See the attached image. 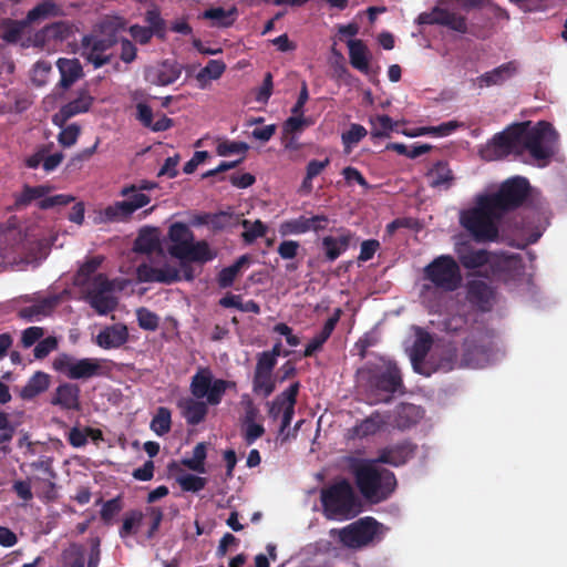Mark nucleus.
Returning <instances> with one entry per match:
<instances>
[{"mask_svg":"<svg viewBox=\"0 0 567 567\" xmlns=\"http://www.w3.org/2000/svg\"><path fill=\"white\" fill-rule=\"evenodd\" d=\"M136 277L140 282H161L165 285H172L181 280L179 270L168 264L161 268L145 262L141 264L136 268Z\"/></svg>","mask_w":567,"mask_h":567,"instance_id":"nucleus-24","label":"nucleus"},{"mask_svg":"<svg viewBox=\"0 0 567 567\" xmlns=\"http://www.w3.org/2000/svg\"><path fill=\"white\" fill-rule=\"evenodd\" d=\"M80 394L81 389L78 384L64 382L52 393L50 404L65 411H79L81 409Z\"/></svg>","mask_w":567,"mask_h":567,"instance_id":"nucleus-26","label":"nucleus"},{"mask_svg":"<svg viewBox=\"0 0 567 567\" xmlns=\"http://www.w3.org/2000/svg\"><path fill=\"white\" fill-rule=\"evenodd\" d=\"M235 386L233 381L214 378L209 368H199L190 379L193 396L179 399L177 408L188 425H198L207 416L208 405H218L226 391Z\"/></svg>","mask_w":567,"mask_h":567,"instance_id":"nucleus-1","label":"nucleus"},{"mask_svg":"<svg viewBox=\"0 0 567 567\" xmlns=\"http://www.w3.org/2000/svg\"><path fill=\"white\" fill-rule=\"evenodd\" d=\"M216 257L217 252L210 248L206 240H192L176 259L203 265L214 260Z\"/></svg>","mask_w":567,"mask_h":567,"instance_id":"nucleus-29","label":"nucleus"},{"mask_svg":"<svg viewBox=\"0 0 567 567\" xmlns=\"http://www.w3.org/2000/svg\"><path fill=\"white\" fill-rule=\"evenodd\" d=\"M181 74L182 70L176 64L165 61L159 68L147 69L145 79L154 85L165 86L177 81Z\"/></svg>","mask_w":567,"mask_h":567,"instance_id":"nucleus-31","label":"nucleus"},{"mask_svg":"<svg viewBox=\"0 0 567 567\" xmlns=\"http://www.w3.org/2000/svg\"><path fill=\"white\" fill-rule=\"evenodd\" d=\"M502 218L503 214L488 197L481 195L475 207L461 214L460 221L476 241H496L499 233L498 223Z\"/></svg>","mask_w":567,"mask_h":567,"instance_id":"nucleus-4","label":"nucleus"},{"mask_svg":"<svg viewBox=\"0 0 567 567\" xmlns=\"http://www.w3.org/2000/svg\"><path fill=\"white\" fill-rule=\"evenodd\" d=\"M159 246V240L150 228L142 229L134 241V250L143 254H151Z\"/></svg>","mask_w":567,"mask_h":567,"instance_id":"nucleus-45","label":"nucleus"},{"mask_svg":"<svg viewBox=\"0 0 567 567\" xmlns=\"http://www.w3.org/2000/svg\"><path fill=\"white\" fill-rule=\"evenodd\" d=\"M142 519L143 513L141 511L134 509L127 512L124 516L122 527L120 528V536L125 538L132 534H136Z\"/></svg>","mask_w":567,"mask_h":567,"instance_id":"nucleus-52","label":"nucleus"},{"mask_svg":"<svg viewBox=\"0 0 567 567\" xmlns=\"http://www.w3.org/2000/svg\"><path fill=\"white\" fill-rule=\"evenodd\" d=\"M248 261L247 256H240L233 265L223 268L217 276L219 288H229L234 285L241 267Z\"/></svg>","mask_w":567,"mask_h":567,"instance_id":"nucleus-44","label":"nucleus"},{"mask_svg":"<svg viewBox=\"0 0 567 567\" xmlns=\"http://www.w3.org/2000/svg\"><path fill=\"white\" fill-rule=\"evenodd\" d=\"M532 215H535V213H532ZM508 229L519 240L515 245L518 248H525L527 245L537 243L542 236V230L534 226V216L529 214L519 217L515 216L508 225Z\"/></svg>","mask_w":567,"mask_h":567,"instance_id":"nucleus-25","label":"nucleus"},{"mask_svg":"<svg viewBox=\"0 0 567 567\" xmlns=\"http://www.w3.org/2000/svg\"><path fill=\"white\" fill-rule=\"evenodd\" d=\"M378 530V522L372 517H365L342 528L339 532V537L348 547H361L371 543L377 536Z\"/></svg>","mask_w":567,"mask_h":567,"instance_id":"nucleus-17","label":"nucleus"},{"mask_svg":"<svg viewBox=\"0 0 567 567\" xmlns=\"http://www.w3.org/2000/svg\"><path fill=\"white\" fill-rule=\"evenodd\" d=\"M461 365L458 351L455 346L445 347L434 362L435 371L450 372Z\"/></svg>","mask_w":567,"mask_h":567,"instance_id":"nucleus-42","label":"nucleus"},{"mask_svg":"<svg viewBox=\"0 0 567 567\" xmlns=\"http://www.w3.org/2000/svg\"><path fill=\"white\" fill-rule=\"evenodd\" d=\"M311 124V121L303 117V115L293 114L284 122L282 131L285 135L296 134L300 133L305 127Z\"/></svg>","mask_w":567,"mask_h":567,"instance_id":"nucleus-59","label":"nucleus"},{"mask_svg":"<svg viewBox=\"0 0 567 567\" xmlns=\"http://www.w3.org/2000/svg\"><path fill=\"white\" fill-rule=\"evenodd\" d=\"M429 185L433 188L449 189L454 181L449 164L443 161L436 162L426 174Z\"/></svg>","mask_w":567,"mask_h":567,"instance_id":"nucleus-35","label":"nucleus"},{"mask_svg":"<svg viewBox=\"0 0 567 567\" xmlns=\"http://www.w3.org/2000/svg\"><path fill=\"white\" fill-rule=\"evenodd\" d=\"M241 225L245 228L241 236L246 244H252L257 238L264 237L268 230V227L259 219L254 223L244 219Z\"/></svg>","mask_w":567,"mask_h":567,"instance_id":"nucleus-51","label":"nucleus"},{"mask_svg":"<svg viewBox=\"0 0 567 567\" xmlns=\"http://www.w3.org/2000/svg\"><path fill=\"white\" fill-rule=\"evenodd\" d=\"M126 197L127 199L115 202L103 209L102 216L105 221H127L137 209L151 202V197L141 192L131 193Z\"/></svg>","mask_w":567,"mask_h":567,"instance_id":"nucleus-18","label":"nucleus"},{"mask_svg":"<svg viewBox=\"0 0 567 567\" xmlns=\"http://www.w3.org/2000/svg\"><path fill=\"white\" fill-rule=\"evenodd\" d=\"M368 388L378 395H383L382 402L389 403L396 392H403V380L396 362L388 360L367 370Z\"/></svg>","mask_w":567,"mask_h":567,"instance_id":"nucleus-9","label":"nucleus"},{"mask_svg":"<svg viewBox=\"0 0 567 567\" xmlns=\"http://www.w3.org/2000/svg\"><path fill=\"white\" fill-rule=\"evenodd\" d=\"M104 260L103 256H94L83 262L74 276V281L78 286H90L93 278L92 275L96 272Z\"/></svg>","mask_w":567,"mask_h":567,"instance_id":"nucleus-41","label":"nucleus"},{"mask_svg":"<svg viewBox=\"0 0 567 567\" xmlns=\"http://www.w3.org/2000/svg\"><path fill=\"white\" fill-rule=\"evenodd\" d=\"M495 290L483 280L472 279L466 285V300L481 312H488L493 308Z\"/></svg>","mask_w":567,"mask_h":567,"instance_id":"nucleus-22","label":"nucleus"},{"mask_svg":"<svg viewBox=\"0 0 567 567\" xmlns=\"http://www.w3.org/2000/svg\"><path fill=\"white\" fill-rule=\"evenodd\" d=\"M249 150V145L245 142H236L225 140L218 143L216 152L219 156H228L231 154H243L245 156L246 152Z\"/></svg>","mask_w":567,"mask_h":567,"instance_id":"nucleus-58","label":"nucleus"},{"mask_svg":"<svg viewBox=\"0 0 567 567\" xmlns=\"http://www.w3.org/2000/svg\"><path fill=\"white\" fill-rule=\"evenodd\" d=\"M373 460H358L352 464V474L361 495L369 502L378 504L386 501L395 491V474Z\"/></svg>","mask_w":567,"mask_h":567,"instance_id":"nucleus-2","label":"nucleus"},{"mask_svg":"<svg viewBox=\"0 0 567 567\" xmlns=\"http://www.w3.org/2000/svg\"><path fill=\"white\" fill-rule=\"evenodd\" d=\"M124 23L118 18H106L99 25V32L86 34L81 40L82 56L99 69L111 62L109 51L118 42V32Z\"/></svg>","mask_w":567,"mask_h":567,"instance_id":"nucleus-3","label":"nucleus"},{"mask_svg":"<svg viewBox=\"0 0 567 567\" xmlns=\"http://www.w3.org/2000/svg\"><path fill=\"white\" fill-rule=\"evenodd\" d=\"M233 11H227L224 8H212L204 12V18L214 20L218 25L227 27L233 23L231 19Z\"/></svg>","mask_w":567,"mask_h":567,"instance_id":"nucleus-60","label":"nucleus"},{"mask_svg":"<svg viewBox=\"0 0 567 567\" xmlns=\"http://www.w3.org/2000/svg\"><path fill=\"white\" fill-rule=\"evenodd\" d=\"M122 509V501L120 497H114L106 501L100 512L101 518L104 523H110L116 514Z\"/></svg>","mask_w":567,"mask_h":567,"instance_id":"nucleus-62","label":"nucleus"},{"mask_svg":"<svg viewBox=\"0 0 567 567\" xmlns=\"http://www.w3.org/2000/svg\"><path fill=\"white\" fill-rule=\"evenodd\" d=\"M73 33V27L66 21L53 22L37 32V40L41 41H64Z\"/></svg>","mask_w":567,"mask_h":567,"instance_id":"nucleus-37","label":"nucleus"},{"mask_svg":"<svg viewBox=\"0 0 567 567\" xmlns=\"http://www.w3.org/2000/svg\"><path fill=\"white\" fill-rule=\"evenodd\" d=\"M64 567H85V555L81 547L74 546L63 554Z\"/></svg>","mask_w":567,"mask_h":567,"instance_id":"nucleus-61","label":"nucleus"},{"mask_svg":"<svg viewBox=\"0 0 567 567\" xmlns=\"http://www.w3.org/2000/svg\"><path fill=\"white\" fill-rule=\"evenodd\" d=\"M58 299L55 297H45L37 300L33 305L20 308L18 317L24 321H39L49 316L56 306Z\"/></svg>","mask_w":567,"mask_h":567,"instance_id":"nucleus-33","label":"nucleus"},{"mask_svg":"<svg viewBox=\"0 0 567 567\" xmlns=\"http://www.w3.org/2000/svg\"><path fill=\"white\" fill-rule=\"evenodd\" d=\"M31 241L28 234L20 227L19 219L11 216L0 225V257L8 258L13 252H25Z\"/></svg>","mask_w":567,"mask_h":567,"instance_id":"nucleus-15","label":"nucleus"},{"mask_svg":"<svg viewBox=\"0 0 567 567\" xmlns=\"http://www.w3.org/2000/svg\"><path fill=\"white\" fill-rule=\"evenodd\" d=\"M226 69V65L223 61L219 60H209L208 63L203 68L198 74V78H209L212 80H217L221 76Z\"/></svg>","mask_w":567,"mask_h":567,"instance_id":"nucleus-64","label":"nucleus"},{"mask_svg":"<svg viewBox=\"0 0 567 567\" xmlns=\"http://www.w3.org/2000/svg\"><path fill=\"white\" fill-rule=\"evenodd\" d=\"M56 66L61 74L59 86L63 90L71 87L79 79L83 76V69L78 59L60 58Z\"/></svg>","mask_w":567,"mask_h":567,"instance_id":"nucleus-34","label":"nucleus"},{"mask_svg":"<svg viewBox=\"0 0 567 567\" xmlns=\"http://www.w3.org/2000/svg\"><path fill=\"white\" fill-rule=\"evenodd\" d=\"M136 317L140 328L147 331H155L159 326V317L147 308L136 310Z\"/></svg>","mask_w":567,"mask_h":567,"instance_id":"nucleus-56","label":"nucleus"},{"mask_svg":"<svg viewBox=\"0 0 567 567\" xmlns=\"http://www.w3.org/2000/svg\"><path fill=\"white\" fill-rule=\"evenodd\" d=\"M368 134L365 127L361 124L352 123L348 131L341 135V141L346 152H350L354 145L363 140Z\"/></svg>","mask_w":567,"mask_h":567,"instance_id":"nucleus-50","label":"nucleus"},{"mask_svg":"<svg viewBox=\"0 0 567 567\" xmlns=\"http://www.w3.org/2000/svg\"><path fill=\"white\" fill-rule=\"evenodd\" d=\"M105 363L104 359H75L68 353H61L54 358L52 367L71 380H80L109 375L111 370Z\"/></svg>","mask_w":567,"mask_h":567,"instance_id":"nucleus-11","label":"nucleus"},{"mask_svg":"<svg viewBox=\"0 0 567 567\" xmlns=\"http://www.w3.org/2000/svg\"><path fill=\"white\" fill-rule=\"evenodd\" d=\"M61 128L62 130L58 135V142L60 145L63 147L73 146L81 134L80 125L72 123L70 125H63Z\"/></svg>","mask_w":567,"mask_h":567,"instance_id":"nucleus-57","label":"nucleus"},{"mask_svg":"<svg viewBox=\"0 0 567 567\" xmlns=\"http://www.w3.org/2000/svg\"><path fill=\"white\" fill-rule=\"evenodd\" d=\"M58 348V340L54 337H48L45 339L40 340L33 349V354L35 359H44L52 351Z\"/></svg>","mask_w":567,"mask_h":567,"instance_id":"nucleus-63","label":"nucleus"},{"mask_svg":"<svg viewBox=\"0 0 567 567\" xmlns=\"http://www.w3.org/2000/svg\"><path fill=\"white\" fill-rule=\"evenodd\" d=\"M94 102V97L89 93L87 90L83 89L78 92V96L69 103L62 105L53 117L52 122L54 125L62 127L66 122L82 113H86Z\"/></svg>","mask_w":567,"mask_h":567,"instance_id":"nucleus-23","label":"nucleus"},{"mask_svg":"<svg viewBox=\"0 0 567 567\" xmlns=\"http://www.w3.org/2000/svg\"><path fill=\"white\" fill-rule=\"evenodd\" d=\"M168 239L172 241V245L167 248L168 254L177 258L186 246L194 240V234L186 224L176 221L168 228Z\"/></svg>","mask_w":567,"mask_h":567,"instance_id":"nucleus-28","label":"nucleus"},{"mask_svg":"<svg viewBox=\"0 0 567 567\" xmlns=\"http://www.w3.org/2000/svg\"><path fill=\"white\" fill-rule=\"evenodd\" d=\"M518 126L520 153L528 151L533 158L545 162L555 154L558 133L549 122L539 121L532 127L529 122H523Z\"/></svg>","mask_w":567,"mask_h":567,"instance_id":"nucleus-5","label":"nucleus"},{"mask_svg":"<svg viewBox=\"0 0 567 567\" xmlns=\"http://www.w3.org/2000/svg\"><path fill=\"white\" fill-rule=\"evenodd\" d=\"M456 252L460 264L465 269L474 270L485 267L484 270H478L476 275L487 279L501 277L516 262L515 256L495 255L485 249L475 250L471 247H463L458 248Z\"/></svg>","mask_w":567,"mask_h":567,"instance_id":"nucleus-7","label":"nucleus"},{"mask_svg":"<svg viewBox=\"0 0 567 567\" xmlns=\"http://www.w3.org/2000/svg\"><path fill=\"white\" fill-rule=\"evenodd\" d=\"M385 423V417L380 412L374 411L368 417L353 426L351 431L353 436L363 439L378 433Z\"/></svg>","mask_w":567,"mask_h":567,"instance_id":"nucleus-39","label":"nucleus"},{"mask_svg":"<svg viewBox=\"0 0 567 567\" xmlns=\"http://www.w3.org/2000/svg\"><path fill=\"white\" fill-rule=\"evenodd\" d=\"M329 218L327 215H315L311 217L299 216L298 218L289 219L281 223L279 233L282 236L300 235L308 231L320 233L327 228Z\"/></svg>","mask_w":567,"mask_h":567,"instance_id":"nucleus-21","label":"nucleus"},{"mask_svg":"<svg viewBox=\"0 0 567 567\" xmlns=\"http://www.w3.org/2000/svg\"><path fill=\"white\" fill-rule=\"evenodd\" d=\"M530 192V184L526 177L513 176L504 181L498 190L486 194L503 216L522 206Z\"/></svg>","mask_w":567,"mask_h":567,"instance_id":"nucleus-12","label":"nucleus"},{"mask_svg":"<svg viewBox=\"0 0 567 567\" xmlns=\"http://www.w3.org/2000/svg\"><path fill=\"white\" fill-rule=\"evenodd\" d=\"M509 154H522L518 123L507 127L501 133L495 134L491 142L487 144L483 156L487 159H494L507 156Z\"/></svg>","mask_w":567,"mask_h":567,"instance_id":"nucleus-16","label":"nucleus"},{"mask_svg":"<svg viewBox=\"0 0 567 567\" xmlns=\"http://www.w3.org/2000/svg\"><path fill=\"white\" fill-rule=\"evenodd\" d=\"M461 124L457 121H450L442 123L437 126H423L416 130L415 133H405L408 136H420V135H435V136H447L458 128Z\"/></svg>","mask_w":567,"mask_h":567,"instance_id":"nucleus-49","label":"nucleus"},{"mask_svg":"<svg viewBox=\"0 0 567 567\" xmlns=\"http://www.w3.org/2000/svg\"><path fill=\"white\" fill-rule=\"evenodd\" d=\"M59 12H60V9L54 2H52L50 0H44V1L40 2L39 4H37L33 9H31L27 13V17L24 20H25V23H28L30 25L40 20H44L50 17H55L59 14Z\"/></svg>","mask_w":567,"mask_h":567,"instance_id":"nucleus-43","label":"nucleus"},{"mask_svg":"<svg viewBox=\"0 0 567 567\" xmlns=\"http://www.w3.org/2000/svg\"><path fill=\"white\" fill-rule=\"evenodd\" d=\"M207 457V446L204 442L197 443L193 450V456L190 458H184L183 465L187 468L197 472L205 473V460Z\"/></svg>","mask_w":567,"mask_h":567,"instance_id":"nucleus-46","label":"nucleus"},{"mask_svg":"<svg viewBox=\"0 0 567 567\" xmlns=\"http://www.w3.org/2000/svg\"><path fill=\"white\" fill-rule=\"evenodd\" d=\"M370 123L372 125L371 136L373 138L389 137L395 126L393 120L386 114L371 117Z\"/></svg>","mask_w":567,"mask_h":567,"instance_id":"nucleus-47","label":"nucleus"},{"mask_svg":"<svg viewBox=\"0 0 567 567\" xmlns=\"http://www.w3.org/2000/svg\"><path fill=\"white\" fill-rule=\"evenodd\" d=\"M492 352L493 340L489 333L483 330L472 331L463 341L461 365L482 368L489 362Z\"/></svg>","mask_w":567,"mask_h":567,"instance_id":"nucleus-13","label":"nucleus"},{"mask_svg":"<svg viewBox=\"0 0 567 567\" xmlns=\"http://www.w3.org/2000/svg\"><path fill=\"white\" fill-rule=\"evenodd\" d=\"M171 411L167 408H159L151 422V429L157 435H164L171 430Z\"/></svg>","mask_w":567,"mask_h":567,"instance_id":"nucleus-54","label":"nucleus"},{"mask_svg":"<svg viewBox=\"0 0 567 567\" xmlns=\"http://www.w3.org/2000/svg\"><path fill=\"white\" fill-rule=\"evenodd\" d=\"M29 24L25 23V20H12L4 19L2 22L3 33L1 35L2 40L7 43H16L21 38V34Z\"/></svg>","mask_w":567,"mask_h":567,"instance_id":"nucleus-48","label":"nucleus"},{"mask_svg":"<svg viewBox=\"0 0 567 567\" xmlns=\"http://www.w3.org/2000/svg\"><path fill=\"white\" fill-rule=\"evenodd\" d=\"M339 237L326 236L321 245L328 261L337 260L350 246L353 235L350 230L341 229Z\"/></svg>","mask_w":567,"mask_h":567,"instance_id":"nucleus-32","label":"nucleus"},{"mask_svg":"<svg viewBox=\"0 0 567 567\" xmlns=\"http://www.w3.org/2000/svg\"><path fill=\"white\" fill-rule=\"evenodd\" d=\"M516 72V63L514 61H509L477 76L476 82L480 87L503 85L507 80L512 79Z\"/></svg>","mask_w":567,"mask_h":567,"instance_id":"nucleus-30","label":"nucleus"},{"mask_svg":"<svg viewBox=\"0 0 567 567\" xmlns=\"http://www.w3.org/2000/svg\"><path fill=\"white\" fill-rule=\"evenodd\" d=\"M419 24L442 25L460 33L467 32V22L464 16L452 12L441 7H434L430 12L419 14Z\"/></svg>","mask_w":567,"mask_h":567,"instance_id":"nucleus-19","label":"nucleus"},{"mask_svg":"<svg viewBox=\"0 0 567 567\" xmlns=\"http://www.w3.org/2000/svg\"><path fill=\"white\" fill-rule=\"evenodd\" d=\"M128 329L124 323H114L102 329L95 342L105 350L118 349L128 341Z\"/></svg>","mask_w":567,"mask_h":567,"instance_id":"nucleus-27","label":"nucleus"},{"mask_svg":"<svg viewBox=\"0 0 567 567\" xmlns=\"http://www.w3.org/2000/svg\"><path fill=\"white\" fill-rule=\"evenodd\" d=\"M423 278L430 281L434 288L444 292H452L461 286L462 272L454 257L441 255L424 267Z\"/></svg>","mask_w":567,"mask_h":567,"instance_id":"nucleus-10","label":"nucleus"},{"mask_svg":"<svg viewBox=\"0 0 567 567\" xmlns=\"http://www.w3.org/2000/svg\"><path fill=\"white\" fill-rule=\"evenodd\" d=\"M275 389L276 383L272 374L254 372L252 390L255 393H261L265 398H268Z\"/></svg>","mask_w":567,"mask_h":567,"instance_id":"nucleus-53","label":"nucleus"},{"mask_svg":"<svg viewBox=\"0 0 567 567\" xmlns=\"http://www.w3.org/2000/svg\"><path fill=\"white\" fill-rule=\"evenodd\" d=\"M320 501L328 518H349L360 512L359 498L347 478H340L322 488Z\"/></svg>","mask_w":567,"mask_h":567,"instance_id":"nucleus-6","label":"nucleus"},{"mask_svg":"<svg viewBox=\"0 0 567 567\" xmlns=\"http://www.w3.org/2000/svg\"><path fill=\"white\" fill-rule=\"evenodd\" d=\"M177 483L184 492L197 493L206 486L207 480L205 477L187 473L178 476Z\"/></svg>","mask_w":567,"mask_h":567,"instance_id":"nucleus-55","label":"nucleus"},{"mask_svg":"<svg viewBox=\"0 0 567 567\" xmlns=\"http://www.w3.org/2000/svg\"><path fill=\"white\" fill-rule=\"evenodd\" d=\"M112 290L113 284L104 274L93 277L86 289V300L96 313L105 316L115 310L117 299L110 293Z\"/></svg>","mask_w":567,"mask_h":567,"instance_id":"nucleus-14","label":"nucleus"},{"mask_svg":"<svg viewBox=\"0 0 567 567\" xmlns=\"http://www.w3.org/2000/svg\"><path fill=\"white\" fill-rule=\"evenodd\" d=\"M417 445L409 440H404L393 445L380 449L378 457L374 458L379 464H386L394 467L406 464L414 457Z\"/></svg>","mask_w":567,"mask_h":567,"instance_id":"nucleus-20","label":"nucleus"},{"mask_svg":"<svg viewBox=\"0 0 567 567\" xmlns=\"http://www.w3.org/2000/svg\"><path fill=\"white\" fill-rule=\"evenodd\" d=\"M53 186L23 184L19 192L12 194L13 203L8 206L10 212H21L34 204L40 210H48L54 207L66 206L74 200V197L68 194H58L50 196Z\"/></svg>","mask_w":567,"mask_h":567,"instance_id":"nucleus-8","label":"nucleus"},{"mask_svg":"<svg viewBox=\"0 0 567 567\" xmlns=\"http://www.w3.org/2000/svg\"><path fill=\"white\" fill-rule=\"evenodd\" d=\"M433 344L432 336L424 329L415 328V340L411 348L410 358L414 365L423 362Z\"/></svg>","mask_w":567,"mask_h":567,"instance_id":"nucleus-36","label":"nucleus"},{"mask_svg":"<svg viewBox=\"0 0 567 567\" xmlns=\"http://www.w3.org/2000/svg\"><path fill=\"white\" fill-rule=\"evenodd\" d=\"M349 59L351 65L362 73L369 72V52L362 40H349Z\"/></svg>","mask_w":567,"mask_h":567,"instance_id":"nucleus-40","label":"nucleus"},{"mask_svg":"<svg viewBox=\"0 0 567 567\" xmlns=\"http://www.w3.org/2000/svg\"><path fill=\"white\" fill-rule=\"evenodd\" d=\"M51 377L42 371L35 372L20 391L23 400H32L45 392L50 386Z\"/></svg>","mask_w":567,"mask_h":567,"instance_id":"nucleus-38","label":"nucleus"}]
</instances>
